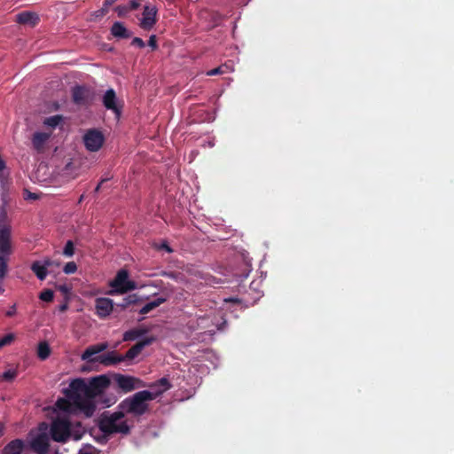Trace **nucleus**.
Listing matches in <instances>:
<instances>
[{
    "instance_id": "nucleus-8",
    "label": "nucleus",
    "mask_w": 454,
    "mask_h": 454,
    "mask_svg": "<svg viewBox=\"0 0 454 454\" xmlns=\"http://www.w3.org/2000/svg\"><path fill=\"white\" fill-rule=\"evenodd\" d=\"M110 286L115 289L114 291H111L110 294H114V292L124 294L137 287L134 281L129 280V273L126 270H119L114 279L111 281Z\"/></svg>"
},
{
    "instance_id": "nucleus-55",
    "label": "nucleus",
    "mask_w": 454,
    "mask_h": 454,
    "mask_svg": "<svg viewBox=\"0 0 454 454\" xmlns=\"http://www.w3.org/2000/svg\"><path fill=\"white\" fill-rule=\"evenodd\" d=\"M4 292V289L2 286H0V294H2Z\"/></svg>"
},
{
    "instance_id": "nucleus-43",
    "label": "nucleus",
    "mask_w": 454,
    "mask_h": 454,
    "mask_svg": "<svg viewBox=\"0 0 454 454\" xmlns=\"http://www.w3.org/2000/svg\"><path fill=\"white\" fill-rule=\"evenodd\" d=\"M102 403H104L106 407L111 406L116 402V398L114 396H112L110 398L105 399L101 401Z\"/></svg>"
},
{
    "instance_id": "nucleus-5",
    "label": "nucleus",
    "mask_w": 454,
    "mask_h": 454,
    "mask_svg": "<svg viewBox=\"0 0 454 454\" xmlns=\"http://www.w3.org/2000/svg\"><path fill=\"white\" fill-rule=\"evenodd\" d=\"M53 441L58 442H67L71 435V424L66 419H57L52 421L49 435Z\"/></svg>"
},
{
    "instance_id": "nucleus-53",
    "label": "nucleus",
    "mask_w": 454,
    "mask_h": 454,
    "mask_svg": "<svg viewBox=\"0 0 454 454\" xmlns=\"http://www.w3.org/2000/svg\"><path fill=\"white\" fill-rule=\"evenodd\" d=\"M4 425L0 423V435H2V434H3V433H4Z\"/></svg>"
},
{
    "instance_id": "nucleus-7",
    "label": "nucleus",
    "mask_w": 454,
    "mask_h": 454,
    "mask_svg": "<svg viewBox=\"0 0 454 454\" xmlns=\"http://www.w3.org/2000/svg\"><path fill=\"white\" fill-rule=\"evenodd\" d=\"M110 379L104 374L91 378L89 383H87V399L101 396L104 391L110 386Z\"/></svg>"
},
{
    "instance_id": "nucleus-47",
    "label": "nucleus",
    "mask_w": 454,
    "mask_h": 454,
    "mask_svg": "<svg viewBox=\"0 0 454 454\" xmlns=\"http://www.w3.org/2000/svg\"><path fill=\"white\" fill-rule=\"evenodd\" d=\"M96 346H97L98 350L100 353L107 348L108 344H107V342H102V343L96 344Z\"/></svg>"
},
{
    "instance_id": "nucleus-11",
    "label": "nucleus",
    "mask_w": 454,
    "mask_h": 454,
    "mask_svg": "<svg viewBox=\"0 0 454 454\" xmlns=\"http://www.w3.org/2000/svg\"><path fill=\"white\" fill-rule=\"evenodd\" d=\"M154 340L155 338L153 336H150L137 341L125 353V355H122V361L130 362L134 360L140 355V353L145 347L151 345Z\"/></svg>"
},
{
    "instance_id": "nucleus-30",
    "label": "nucleus",
    "mask_w": 454,
    "mask_h": 454,
    "mask_svg": "<svg viewBox=\"0 0 454 454\" xmlns=\"http://www.w3.org/2000/svg\"><path fill=\"white\" fill-rule=\"evenodd\" d=\"M62 121L61 115H53L44 120L43 124L51 128L57 127Z\"/></svg>"
},
{
    "instance_id": "nucleus-1",
    "label": "nucleus",
    "mask_w": 454,
    "mask_h": 454,
    "mask_svg": "<svg viewBox=\"0 0 454 454\" xmlns=\"http://www.w3.org/2000/svg\"><path fill=\"white\" fill-rule=\"evenodd\" d=\"M156 398L157 394H153V391L142 390L122 400L119 403L118 409L124 414L140 417L148 411V402Z\"/></svg>"
},
{
    "instance_id": "nucleus-45",
    "label": "nucleus",
    "mask_w": 454,
    "mask_h": 454,
    "mask_svg": "<svg viewBox=\"0 0 454 454\" xmlns=\"http://www.w3.org/2000/svg\"><path fill=\"white\" fill-rule=\"evenodd\" d=\"M42 264L45 267V269L48 270L49 268L53 267V260L50 258H46L43 260Z\"/></svg>"
},
{
    "instance_id": "nucleus-52",
    "label": "nucleus",
    "mask_w": 454,
    "mask_h": 454,
    "mask_svg": "<svg viewBox=\"0 0 454 454\" xmlns=\"http://www.w3.org/2000/svg\"><path fill=\"white\" fill-rule=\"evenodd\" d=\"M5 168L4 161L0 158V172H2Z\"/></svg>"
},
{
    "instance_id": "nucleus-19",
    "label": "nucleus",
    "mask_w": 454,
    "mask_h": 454,
    "mask_svg": "<svg viewBox=\"0 0 454 454\" xmlns=\"http://www.w3.org/2000/svg\"><path fill=\"white\" fill-rule=\"evenodd\" d=\"M111 34L116 38L127 39L131 37L132 33L128 30L123 23L115 21L111 27Z\"/></svg>"
},
{
    "instance_id": "nucleus-40",
    "label": "nucleus",
    "mask_w": 454,
    "mask_h": 454,
    "mask_svg": "<svg viewBox=\"0 0 454 454\" xmlns=\"http://www.w3.org/2000/svg\"><path fill=\"white\" fill-rule=\"evenodd\" d=\"M148 45L152 48V50H156L158 48L157 38L155 35H152L148 40Z\"/></svg>"
},
{
    "instance_id": "nucleus-15",
    "label": "nucleus",
    "mask_w": 454,
    "mask_h": 454,
    "mask_svg": "<svg viewBox=\"0 0 454 454\" xmlns=\"http://www.w3.org/2000/svg\"><path fill=\"white\" fill-rule=\"evenodd\" d=\"M114 309L113 301L109 298H97L95 301L96 314L100 318L108 317Z\"/></svg>"
},
{
    "instance_id": "nucleus-6",
    "label": "nucleus",
    "mask_w": 454,
    "mask_h": 454,
    "mask_svg": "<svg viewBox=\"0 0 454 454\" xmlns=\"http://www.w3.org/2000/svg\"><path fill=\"white\" fill-rule=\"evenodd\" d=\"M114 380L123 393H129L137 388H142L147 386L138 378L121 373H115L114 375Z\"/></svg>"
},
{
    "instance_id": "nucleus-4",
    "label": "nucleus",
    "mask_w": 454,
    "mask_h": 454,
    "mask_svg": "<svg viewBox=\"0 0 454 454\" xmlns=\"http://www.w3.org/2000/svg\"><path fill=\"white\" fill-rule=\"evenodd\" d=\"M49 447V426L46 422H42L38 425L37 434L30 441V448L36 454H47Z\"/></svg>"
},
{
    "instance_id": "nucleus-24",
    "label": "nucleus",
    "mask_w": 454,
    "mask_h": 454,
    "mask_svg": "<svg viewBox=\"0 0 454 454\" xmlns=\"http://www.w3.org/2000/svg\"><path fill=\"white\" fill-rule=\"evenodd\" d=\"M167 301L164 297H159L157 299H154L153 301L146 303L142 309L139 310V313L142 315H145L152 311L153 309H156L162 303H164Z\"/></svg>"
},
{
    "instance_id": "nucleus-12",
    "label": "nucleus",
    "mask_w": 454,
    "mask_h": 454,
    "mask_svg": "<svg viewBox=\"0 0 454 454\" xmlns=\"http://www.w3.org/2000/svg\"><path fill=\"white\" fill-rule=\"evenodd\" d=\"M157 8L155 6L145 5L143 12V18L139 26L144 30H151L157 22Z\"/></svg>"
},
{
    "instance_id": "nucleus-57",
    "label": "nucleus",
    "mask_w": 454,
    "mask_h": 454,
    "mask_svg": "<svg viewBox=\"0 0 454 454\" xmlns=\"http://www.w3.org/2000/svg\"><path fill=\"white\" fill-rule=\"evenodd\" d=\"M162 276H169V274H168L167 272H163Z\"/></svg>"
},
{
    "instance_id": "nucleus-13",
    "label": "nucleus",
    "mask_w": 454,
    "mask_h": 454,
    "mask_svg": "<svg viewBox=\"0 0 454 454\" xmlns=\"http://www.w3.org/2000/svg\"><path fill=\"white\" fill-rule=\"evenodd\" d=\"M103 105L107 110L114 112L115 116L119 118L121 114V106L117 104V97L114 89H109L103 96Z\"/></svg>"
},
{
    "instance_id": "nucleus-51",
    "label": "nucleus",
    "mask_w": 454,
    "mask_h": 454,
    "mask_svg": "<svg viewBox=\"0 0 454 454\" xmlns=\"http://www.w3.org/2000/svg\"><path fill=\"white\" fill-rule=\"evenodd\" d=\"M67 308H68L67 304L64 303V304L59 306V311L64 312V311H66L67 309Z\"/></svg>"
},
{
    "instance_id": "nucleus-35",
    "label": "nucleus",
    "mask_w": 454,
    "mask_h": 454,
    "mask_svg": "<svg viewBox=\"0 0 454 454\" xmlns=\"http://www.w3.org/2000/svg\"><path fill=\"white\" fill-rule=\"evenodd\" d=\"M14 340L12 333H8L0 339V348L10 345Z\"/></svg>"
},
{
    "instance_id": "nucleus-49",
    "label": "nucleus",
    "mask_w": 454,
    "mask_h": 454,
    "mask_svg": "<svg viewBox=\"0 0 454 454\" xmlns=\"http://www.w3.org/2000/svg\"><path fill=\"white\" fill-rule=\"evenodd\" d=\"M106 181H107V179H106H106H102V180L100 181V183H99V184L97 185V187L95 188V192H99V190H100V188H101V186H102V184H103L105 182H106Z\"/></svg>"
},
{
    "instance_id": "nucleus-44",
    "label": "nucleus",
    "mask_w": 454,
    "mask_h": 454,
    "mask_svg": "<svg viewBox=\"0 0 454 454\" xmlns=\"http://www.w3.org/2000/svg\"><path fill=\"white\" fill-rule=\"evenodd\" d=\"M220 74H223L222 68L220 67H216V68H213L207 72V75H210V76L217 75Z\"/></svg>"
},
{
    "instance_id": "nucleus-21",
    "label": "nucleus",
    "mask_w": 454,
    "mask_h": 454,
    "mask_svg": "<svg viewBox=\"0 0 454 454\" xmlns=\"http://www.w3.org/2000/svg\"><path fill=\"white\" fill-rule=\"evenodd\" d=\"M24 448L22 440L15 439L10 442L3 450V454H20Z\"/></svg>"
},
{
    "instance_id": "nucleus-32",
    "label": "nucleus",
    "mask_w": 454,
    "mask_h": 454,
    "mask_svg": "<svg viewBox=\"0 0 454 454\" xmlns=\"http://www.w3.org/2000/svg\"><path fill=\"white\" fill-rule=\"evenodd\" d=\"M53 297H54V294H53V291H51V289H45L43 292H41L39 294L40 300L46 301V302L51 301L53 300Z\"/></svg>"
},
{
    "instance_id": "nucleus-39",
    "label": "nucleus",
    "mask_w": 454,
    "mask_h": 454,
    "mask_svg": "<svg viewBox=\"0 0 454 454\" xmlns=\"http://www.w3.org/2000/svg\"><path fill=\"white\" fill-rule=\"evenodd\" d=\"M131 45L137 46L138 48H144L145 46V42L140 37H134Z\"/></svg>"
},
{
    "instance_id": "nucleus-37",
    "label": "nucleus",
    "mask_w": 454,
    "mask_h": 454,
    "mask_svg": "<svg viewBox=\"0 0 454 454\" xmlns=\"http://www.w3.org/2000/svg\"><path fill=\"white\" fill-rule=\"evenodd\" d=\"M142 0H129L126 4L129 12L137 10L141 5Z\"/></svg>"
},
{
    "instance_id": "nucleus-2",
    "label": "nucleus",
    "mask_w": 454,
    "mask_h": 454,
    "mask_svg": "<svg viewBox=\"0 0 454 454\" xmlns=\"http://www.w3.org/2000/svg\"><path fill=\"white\" fill-rule=\"evenodd\" d=\"M125 414L121 410L111 414L104 413L98 422V427L106 434H128L130 427L124 419Z\"/></svg>"
},
{
    "instance_id": "nucleus-38",
    "label": "nucleus",
    "mask_w": 454,
    "mask_h": 454,
    "mask_svg": "<svg viewBox=\"0 0 454 454\" xmlns=\"http://www.w3.org/2000/svg\"><path fill=\"white\" fill-rule=\"evenodd\" d=\"M57 406L60 410L67 411L69 408V402L64 398H60L57 401Z\"/></svg>"
},
{
    "instance_id": "nucleus-33",
    "label": "nucleus",
    "mask_w": 454,
    "mask_h": 454,
    "mask_svg": "<svg viewBox=\"0 0 454 454\" xmlns=\"http://www.w3.org/2000/svg\"><path fill=\"white\" fill-rule=\"evenodd\" d=\"M17 374L16 370H8L2 374L1 379L5 381H12L16 378Z\"/></svg>"
},
{
    "instance_id": "nucleus-42",
    "label": "nucleus",
    "mask_w": 454,
    "mask_h": 454,
    "mask_svg": "<svg viewBox=\"0 0 454 454\" xmlns=\"http://www.w3.org/2000/svg\"><path fill=\"white\" fill-rule=\"evenodd\" d=\"M95 451L96 450L94 448L88 447L80 450L78 454H96Z\"/></svg>"
},
{
    "instance_id": "nucleus-22",
    "label": "nucleus",
    "mask_w": 454,
    "mask_h": 454,
    "mask_svg": "<svg viewBox=\"0 0 454 454\" xmlns=\"http://www.w3.org/2000/svg\"><path fill=\"white\" fill-rule=\"evenodd\" d=\"M151 388H157L156 391L153 392V394H157V397L160 395L162 393L167 391L171 387V384L168 381V380L165 377L160 379L159 380L152 383L148 386Z\"/></svg>"
},
{
    "instance_id": "nucleus-41",
    "label": "nucleus",
    "mask_w": 454,
    "mask_h": 454,
    "mask_svg": "<svg viewBox=\"0 0 454 454\" xmlns=\"http://www.w3.org/2000/svg\"><path fill=\"white\" fill-rule=\"evenodd\" d=\"M24 198L26 200H37L38 199V195L35 194V193L30 192L27 190H25Z\"/></svg>"
},
{
    "instance_id": "nucleus-28",
    "label": "nucleus",
    "mask_w": 454,
    "mask_h": 454,
    "mask_svg": "<svg viewBox=\"0 0 454 454\" xmlns=\"http://www.w3.org/2000/svg\"><path fill=\"white\" fill-rule=\"evenodd\" d=\"M140 297L136 294H129L127 297L123 298L122 301L118 304V306L121 307L122 309L128 308L131 304H136L140 301Z\"/></svg>"
},
{
    "instance_id": "nucleus-46",
    "label": "nucleus",
    "mask_w": 454,
    "mask_h": 454,
    "mask_svg": "<svg viewBox=\"0 0 454 454\" xmlns=\"http://www.w3.org/2000/svg\"><path fill=\"white\" fill-rule=\"evenodd\" d=\"M16 314V305L13 304L10 307V309L6 311L5 315L6 317H13Z\"/></svg>"
},
{
    "instance_id": "nucleus-23",
    "label": "nucleus",
    "mask_w": 454,
    "mask_h": 454,
    "mask_svg": "<svg viewBox=\"0 0 454 454\" xmlns=\"http://www.w3.org/2000/svg\"><path fill=\"white\" fill-rule=\"evenodd\" d=\"M30 269L40 280H44L48 275V270L40 261H35L31 264Z\"/></svg>"
},
{
    "instance_id": "nucleus-10",
    "label": "nucleus",
    "mask_w": 454,
    "mask_h": 454,
    "mask_svg": "<svg viewBox=\"0 0 454 454\" xmlns=\"http://www.w3.org/2000/svg\"><path fill=\"white\" fill-rule=\"evenodd\" d=\"M12 254L11 230L5 223H0V255L10 257Z\"/></svg>"
},
{
    "instance_id": "nucleus-18",
    "label": "nucleus",
    "mask_w": 454,
    "mask_h": 454,
    "mask_svg": "<svg viewBox=\"0 0 454 454\" xmlns=\"http://www.w3.org/2000/svg\"><path fill=\"white\" fill-rule=\"evenodd\" d=\"M51 133L46 132H35L32 137V145L34 149L41 153L44 149L46 142L49 140Z\"/></svg>"
},
{
    "instance_id": "nucleus-58",
    "label": "nucleus",
    "mask_w": 454,
    "mask_h": 454,
    "mask_svg": "<svg viewBox=\"0 0 454 454\" xmlns=\"http://www.w3.org/2000/svg\"><path fill=\"white\" fill-rule=\"evenodd\" d=\"M58 454V453H57Z\"/></svg>"
},
{
    "instance_id": "nucleus-3",
    "label": "nucleus",
    "mask_w": 454,
    "mask_h": 454,
    "mask_svg": "<svg viewBox=\"0 0 454 454\" xmlns=\"http://www.w3.org/2000/svg\"><path fill=\"white\" fill-rule=\"evenodd\" d=\"M67 399L73 402L80 408L84 407L87 399V383L82 379H75L69 384V387L65 390Z\"/></svg>"
},
{
    "instance_id": "nucleus-31",
    "label": "nucleus",
    "mask_w": 454,
    "mask_h": 454,
    "mask_svg": "<svg viewBox=\"0 0 454 454\" xmlns=\"http://www.w3.org/2000/svg\"><path fill=\"white\" fill-rule=\"evenodd\" d=\"M74 254V245L72 240H67L63 249V254L67 257H72Z\"/></svg>"
},
{
    "instance_id": "nucleus-20",
    "label": "nucleus",
    "mask_w": 454,
    "mask_h": 454,
    "mask_svg": "<svg viewBox=\"0 0 454 454\" xmlns=\"http://www.w3.org/2000/svg\"><path fill=\"white\" fill-rule=\"evenodd\" d=\"M148 333L147 328L139 327V328H133L129 331H126L123 333L122 340L123 341H134L137 340L138 338L144 336Z\"/></svg>"
},
{
    "instance_id": "nucleus-34",
    "label": "nucleus",
    "mask_w": 454,
    "mask_h": 454,
    "mask_svg": "<svg viewBox=\"0 0 454 454\" xmlns=\"http://www.w3.org/2000/svg\"><path fill=\"white\" fill-rule=\"evenodd\" d=\"M77 270V265L74 262H68L63 268L66 274H73Z\"/></svg>"
},
{
    "instance_id": "nucleus-16",
    "label": "nucleus",
    "mask_w": 454,
    "mask_h": 454,
    "mask_svg": "<svg viewBox=\"0 0 454 454\" xmlns=\"http://www.w3.org/2000/svg\"><path fill=\"white\" fill-rule=\"evenodd\" d=\"M90 91L84 86H74L72 89V99L75 105L86 106L89 102Z\"/></svg>"
},
{
    "instance_id": "nucleus-29",
    "label": "nucleus",
    "mask_w": 454,
    "mask_h": 454,
    "mask_svg": "<svg viewBox=\"0 0 454 454\" xmlns=\"http://www.w3.org/2000/svg\"><path fill=\"white\" fill-rule=\"evenodd\" d=\"M9 258L0 255V284L3 282L8 272Z\"/></svg>"
},
{
    "instance_id": "nucleus-36",
    "label": "nucleus",
    "mask_w": 454,
    "mask_h": 454,
    "mask_svg": "<svg viewBox=\"0 0 454 454\" xmlns=\"http://www.w3.org/2000/svg\"><path fill=\"white\" fill-rule=\"evenodd\" d=\"M114 11L121 18L125 17L129 12L127 4L118 5L114 8Z\"/></svg>"
},
{
    "instance_id": "nucleus-54",
    "label": "nucleus",
    "mask_w": 454,
    "mask_h": 454,
    "mask_svg": "<svg viewBox=\"0 0 454 454\" xmlns=\"http://www.w3.org/2000/svg\"><path fill=\"white\" fill-rule=\"evenodd\" d=\"M53 266L59 267V262L53 261Z\"/></svg>"
},
{
    "instance_id": "nucleus-25",
    "label": "nucleus",
    "mask_w": 454,
    "mask_h": 454,
    "mask_svg": "<svg viewBox=\"0 0 454 454\" xmlns=\"http://www.w3.org/2000/svg\"><path fill=\"white\" fill-rule=\"evenodd\" d=\"M51 347L47 341H41L37 346V356L40 360H46L51 355Z\"/></svg>"
},
{
    "instance_id": "nucleus-27",
    "label": "nucleus",
    "mask_w": 454,
    "mask_h": 454,
    "mask_svg": "<svg viewBox=\"0 0 454 454\" xmlns=\"http://www.w3.org/2000/svg\"><path fill=\"white\" fill-rule=\"evenodd\" d=\"M99 354V351L97 348L96 345L90 346L85 349V351L82 354V360L88 361L90 363V359L97 356L96 355Z\"/></svg>"
},
{
    "instance_id": "nucleus-50",
    "label": "nucleus",
    "mask_w": 454,
    "mask_h": 454,
    "mask_svg": "<svg viewBox=\"0 0 454 454\" xmlns=\"http://www.w3.org/2000/svg\"><path fill=\"white\" fill-rule=\"evenodd\" d=\"M59 289L63 293H68L69 288L67 286H59Z\"/></svg>"
},
{
    "instance_id": "nucleus-14",
    "label": "nucleus",
    "mask_w": 454,
    "mask_h": 454,
    "mask_svg": "<svg viewBox=\"0 0 454 454\" xmlns=\"http://www.w3.org/2000/svg\"><path fill=\"white\" fill-rule=\"evenodd\" d=\"M121 362H123L122 355H120L115 351H110L103 355H98L90 359V363H98L106 366L114 365Z\"/></svg>"
},
{
    "instance_id": "nucleus-17",
    "label": "nucleus",
    "mask_w": 454,
    "mask_h": 454,
    "mask_svg": "<svg viewBox=\"0 0 454 454\" xmlns=\"http://www.w3.org/2000/svg\"><path fill=\"white\" fill-rule=\"evenodd\" d=\"M40 19L35 12H22L16 15V21L20 24L29 25L32 27H35Z\"/></svg>"
},
{
    "instance_id": "nucleus-48",
    "label": "nucleus",
    "mask_w": 454,
    "mask_h": 454,
    "mask_svg": "<svg viewBox=\"0 0 454 454\" xmlns=\"http://www.w3.org/2000/svg\"><path fill=\"white\" fill-rule=\"evenodd\" d=\"M160 249H164L165 251H167L168 253H172L173 252V249L168 246V244L167 242H163L160 247Z\"/></svg>"
},
{
    "instance_id": "nucleus-26",
    "label": "nucleus",
    "mask_w": 454,
    "mask_h": 454,
    "mask_svg": "<svg viewBox=\"0 0 454 454\" xmlns=\"http://www.w3.org/2000/svg\"><path fill=\"white\" fill-rule=\"evenodd\" d=\"M116 1L117 0H105L103 3V6L99 10L94 12L93 15L96 18L104 17L108 13L110 6L113 5Z\"/></svg>"
},
{
    "instance_id": "nucleus-9",
    "label": "nucleus",
    "mask_w": 454,
    "mask_h": 454,
    "mask_svg": "<svg viewBox=\"0 0 454 454\" xmlns=\"http://www.w3.org/2000/svg\"><path fill=\"white\" fill-rule=\"evenodd\" d=\"M105 137L103 133L96 129H90L83 136V143L90 152H98L103 145Z\"/></svg>"
},
{
    "instance_id": "nucleus-56",
    "label": "nucleus",
    "mask_w": 454,
    "mask_h": 454,
    "mask_svg": "<svg viewBox=\"0 0 454 454\" xmlns=\"http://www.w3.org/2000/svg\"><path fill=\"white\" fill-rule=\"evenodd\" d=\"M82 199H83V195H82V196L80 197V199H79V202H82Z\"/></svg>"
}]
</instances>
